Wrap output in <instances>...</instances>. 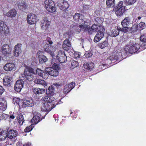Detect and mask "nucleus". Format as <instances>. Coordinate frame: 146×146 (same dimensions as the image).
<instances>
[{
  "instance_id": "79ce46f5",
  "label": "nucleus",
  "mask_w": 146,
  "mask_h": 146,
  "mask_svg": "<svg viewBox=\"0 0 146 146\" xmlns=\"http://www.w3.org/2000/svg\"><path fill=\"white\" fill-rule=\"evenodd\" d=\"M39 60L40 62L41 63L44 62L47 60V58L43 55L40 56H39Z\"/></svg>"
},
{
  "instance_id": "4d7b16f0",
  "label": "nucleus",
  "mask_w": 146,
  "mask_h": 146,
  "mask_svg": "<svg viewBox=\"0 0 146 146\" xmlns=\"http://www.w3.org/2000/svg\"><path fill=\"white\" fill-rule=\"evenodd\" d=\"M70 28L73 30H76L77 29L76 26L74 25H71Z\"/></svg>"
},
{
  "instance_id": "ddd939ff",
  "label": "nucleus",
  "mask_w": 146,
  "mask_h": 146,
  "mask_svg": "<svg viewBox=\"0 0 146 146\" xmlns=\"http://www.w3.org/2000/svg\"><path fill=\"white\" fill-rule=\"evenodd\" d=\"M50 21L47 17L43 18L41 24V27L43 30H46L49 26Z\"/></svg>"
},
{
  "instance_id": "6ab92c4d",
  "label": "nucleus",
  "mask_w": 146,
  "mask_h": 146,
  "mask_svg": "<svg viewBox=\"0 0 146 146\" xmlns=\"http://www.w3.org/2000/svg\"><path fill=\"white\" fill-rule=\"evenodd\" d=\"M11 78L9 76H5L3 79V85L5 86H10L11 84Z\"/></svg>"
},
{
  "instance_id": "f8f14e48",
  "label": "nucleus",
  "mask_w": 146,
  "mask_h": 146,
  "mask_svg": "<svg viewBox=\"0 0 146 146\" xmlns=\"http://www.w3.org/2000/svg\"><path fill=\"white\" fill-rule=\"evenodd\" d=\"M34 105L33 100L30 98H26L23 100L22 106L23 107L27 106L32 107Z\"/></svg>"
},
{
  "instance_id": "cd10ccee",
  "label": "nucleus",
  "mask_w": 146,
  "mask_h": 146,
  "mask_svg": "<svg viewBox=\"0 0 146 146\" xmlns=\"http://www.w3.org/2000/svg\"><path fill=\"white\" fill-rule=\"evenodd\" d=\"M114 60L119 61L117 56H116L115 53L109 57L106 60L105 62L107 63H111Z\"/></svg>"
},
{
  "instance_id": "6e6d98bb",
  "label": "nucleus",
  "mask_w": 146,
  "mask_h": 146,
  "mask_svg": "<svg viewBox=\"0 0 146 146\" xmlns=\"http://www.w3.org/2000/svg\"><path fill=\"white\" fill-rule=\"evenodd\" d=\"M5 90L2 86L0 85V95H1L4 92Z\"/></svg>"
},
{
  "instance_id": "e433bc0d",
  "label": "nucleus",
  "mask_w": 146,
  "mask_h": 146,
  "mask_svg": "<svg viewBox=\"0 0 146 146\" xmlns=\"http://www.w3.org/2000/svg\"><path fill=\"white\" fill-rule=\"evenodd\" d=\"M83 66L85 69L88 70H90L94 67V63L93 62H90L87 64H84Z\"/></svg>"
},
{
  "instance_id": "680f3d73",
  "label": "nucleus",
  "mask_w": 146,
  "mask_h": 146,
  "mask_svg": "<svg viewBox=\"0 0 146 146\" xmlns=\"http://www.w3.org/2000/svg\"><path fill=\"white\" fill-rule=\"evenodd\" d=\"M55 85L57 86H60V84H59L56 83L55 84Z\"/></svg>"
},
{
  "instance_id": "f257e3e1",
  "label": "nucleus",
  "mask_w": 146,
  "mask_h": 146,
  "mask_svg": "<svg viewBox=\"0 0 146 146\" xmlns=\"http://www.w3.org/2000/svg\"><path fill=\"white\" fill-rule=\"evenodd\" d=\"M140 45L133 40L130 41L129 44L125 46L124 51L129 54H132L137 51L140 48Z\"/></svg>"
},
{
  "instance_id": "2f4dec72",
  "label": "nucleus",
  "mask_w": 146,
  "mask_h": 146,
  "mask_svg": "<svg viewBox=\"0 0 146 146\" xmlns=\"http://www.w3.org/2000/svg\"><path fill=\"white\" fill-rule=\"evenodd\" d=\"M17 14L15 10L14 9H12L6 13L5 15L7 16L10 17H15Z\"/></svg>"
},
{
  "instance_id": "49530a36",
  "label": "nucleus",
  "mask_w": 146,
  "mask_h": 146,
  "mask_svg": "<svg viewBox=\"0 0 146 146\" xmlns=\"http://www.w3.org/2000/svg\"><path fill=\"white\" fill-rule=\"evenodd\" d=\"M78 65V62L73 60L71 62V68H74L76 67Z\"/></svg>"
},
{
  "instance_id": "423d86ee",
  "label": "nucleus",
  "mask_w": 146,
  "mask_h": 146,
  "mask_svg": "<svg viewBox=\"0 0 146 146\" xmlns=\"http://www.w3.org/2000/svg\"><path fill=\"white\" fill-rule=\"evenodd\" d=\"M130 23L129 17H125L121 22V24L123 27L121 29V31L124 32H126L129 29L128 27L131 24Z\"/></svg>"
},
{
  "instance_id": "e2e57ef3",
  "label": "nucleus",
  "mask_w": 146,
  "mask_h": 146,
  "mask_svg": "<svg viewBox=\"0 0 146 146\" xmlns=\"http://www.w3.org/2000/svg\"><path fill=\"white\" fill-rule=\"evenodd\" d=\"M138 18L139 20L141 19V17L140 16H139L138 17Z\"/></svg>"
},
{
  "instance_id": "5fc2aeb1",
  "label": "nucleus",
  "mask_w": 146,
  "mask_h": 146,
  "mask_svg": "<svg viewBox=\"0 0 146 146\" xmlns=\"http://www.w3.org/2000/svg\"><path fill=\"white\" fill-rule=\"evenodd\" d=\"M80 53L79 52H76L74 53V56L75 58H78L80 57Z\"/></svg>"
},
{
  "instance_id": "c03bdc74",
  "label": "nucleus",
  "mask_w": 146,
  "mask_h": 146,
  "mask_svg": "<svg viewBox=\"0 0 146 146\" xmlns=\"http://www.w3.org/2000/svg\"><path fill=\"white\" fill-rule=\"evenodd\" d=\"M34 127L33 124H31L29 126L27 127L24 129V131L25 132H29L31 131Z\"/></svg>"
},
{
  "instance_id": "052dcab7",
  "label": "nucleus",
  "mask_w": 146,
  "mask_h": 146,
  "mask_svg": "<svg viewBox=\"0 0 146 146\" xmlns=\"http://www.w3.org/2000/svg\"><path fill=\"white\" fill-rule=\"evenodd\" d=\"M9 117L11 119H13L15 118V116L13 115H10Z\"/></svg>"
},
{
  "instance_id": "ea45409f",
  "label": "nucleus",
  "mask_w": 146,
  "mask_h": 146,
  "mask_svg": "<svg viewBox=\"0 0 146 146\" xmlns=\"http://www.w3.org/2000/svg\"><path fill=\"white\" fill-rule=\"evenodd\" d=\"M115 4V0H107L106 4L108 7H112Z\"/></svg>"
},
{
  "instance_id": "69168bd1",
  "label": "nucleus",
  "mask_w": 146,
  "mask_h": 146,
  "mask_svg": "<svg viewBox=\"0 0 146 146\" xmlns=\"http://www.w3.org/2000/svg\"><path fill=\"white\" fill-rule=\"evenodd\" d=\"M103 64L104 65V66H105V65H106L107 64Z\"/></svg>"
},
{
  "instance_id": "bf43d9fd",
  "label": "nucleus",
  "mask_w": 146,
  "mask_h": 146,
  "mask_svg": "<svg viewBox=\"0 0 146 146\" xmlns=\"http://www.w3.org/2000/svg\"><path fill=\"white\" fill-rule=\"evenodd\" d=\"M50 38H48L47 40H48V43L50 44H52V42L50 40Z\"/></svg>"
},
{
  "instance_id": "b1692460",
  "label": "nucleus",
  "mask_w": 146,
  "mask_h": 146,
  "mask_svg": "<svg viewBox=\"0 0 146 146\" xmlns=\"http://www.w3.org/2000/svg\"><path fill=\"white\" fill-rule=\"evenodd\" d=\"M71 45V43L69 40L66 39L63 42L62 46L64 50L67 51L70 48Z\"/></svg>"
},
{
  "instance_id": "58836bf2",
  "label": "nucleus",
  "mask_w": 146,
  "mask_h": 146,
  "mask_svg": "<svg viewBox=\"0 0 146 146\" xmlns=\"http://www.w3.org/2000/svg\"><path fill=\"white\" fill-rule=\"evenodd\" d=\"M35 82L36 84L42 85L44 87L47 86L46 83L45 82L42 80L36 79L35 80Z\"/></svg>"
},
{
  "instance_id": "c9c22d12",
  "label": "nucleus",
  "mask_w": 146,
  "mask_h": 146,
  "mask_svg": "<svg viewBox=\"0 0 146 146\" xmlns=\"http://www.w3.org/2000/svg\"><path fill=\"white\" fill-rule=\"evenodd\" d=\"M119 30L118 29H115L110 32V35L112 37H116L119 34Z\"/></svg>"
},
{
  "instance_id": "8fccbe9b",
  "label": "nucleus",
  "mask_w": 146,
  "mask_h": 146,
  "mask_svg": "<svg viewBox=\"0 0 146 146\" xmlns=\"http://www.w3.org/2000/svg\"><path fill=\"white\" fill-rule=\"evenodd\" d=\"M13 101L14 103L15 104H18L19 106H20V99L16 98H14L13 99Z\"/></svg>"
},
{
  "instance_id": "20e7f679",
  "label": "nucleus",
  "mask_w": 146,
  "mask_h": 146,
  "mask_svg": "<svg viewBox=\"0 0 146 146\" xmlns=\"http://www.w3.org/2000/svg\"><path fill=\"white\" fill-rule=\"evenodd\" d=\"M123 2L120 1L117 5V10L115 12V14L118 16L122 15L125 11V6L123 5Z\"/></svg>"
},
{
  "instance_id": "a18cd8bd",
  "label": "nucleus",
  "mask_w": 146,
  "mask_h": 146,
  "mask_svg": "<svg viewBox=\"0 0 146 146\" xmlns=\"http://www.w3.org/2000/svg\"><path fill=\"white\" fill-rule=\"evenodd\" d=\"M137 0H125V3L128 5H131L136 2Z\"/></svg>"
},
{
  "instance_id": "473e14b6",
  "label": "nucleus",
  "mask_w": 146,
  "mask_h": 146,
  "mask_svg": "<svg viewBox=\"0 0 146 146\" xmlns=\"http://www.w3.org/2000/svg\"><path fill=\"white\" fill-rule=\"evenodd\" d=\"M83 16L82 15L78 13H76L75 15L73 16V18L76 21H79L80 22L84 20L82 19Z\"/></svg>"
},
{
  "instance_id": "0e129e2a",
  "label": "nucleus",
  "mask_w": 146,
  "mask_h": 146,
  "mask_svg": "<svg viewBox=\"0 0 146 146\" xmlns=\"http://www.w3.org/2000/svg\"><path fill=\"white\" fill-rule=\"evenodd\" d=\"M2 60L1 57V56H0V62H1V61Z\"/></svg>"
},
{
  "instance_id": "f704fd0d",
  "label": "nucleus",
  "mask_w": 146,
  "mask_h": 146,
  "mask_svg": "<svg viewBox=\"0 0 146 146\" xmlns=\"http://www.w3.org/2000/svg\"><path fill=\"white\" fill-rule=\"evenodd\" d=\"M17 119L20 125H23L24 122V119L23 115L21 114H18L17 117Z\"/></svg>"
},
{
  "instance_id": "09e8293b",
  "label": "nucleus",
  "mask_w": 146,
  "mask_h": 146,
  "mask_svg": "<svg viewBox=\"0 0 146 146\" xmlns=\"http://www.w3.org/2000/svg\"><path fill=\"white\" fill-rule=\"evenodd\" d=\"M107 43L106 42H104L103 43H99L98 44V47L100 48H103L107 46Z\"/></svg>"
},
{
  "instance_id": "f3484780",
  "label": "nucleus",
  "mask_w": 146,
  "mask_h": 146,
  "mask_svg": "<svg viewBox=\"0 0 146 146\" xmlns=\"http://www.w3.org/2000/svg\"><path fill=\"white\" fill-rule=\"evenodd\" d=\"M127 53V52L124 51V50L121 49L118 50L115 54L116 56H117L119 61L125 56Z\"/></svg>"
},
{
  "instance_id": "1a4fd4ad",
  "label": "nucleus",
  "mask_w": 146,
  "mask_h": 146,
  "mask_svg": "<svg viewBox=\"0 0 146 146\" xmlns=\"http://www.w3.org/2000/svg\"><path fill=\"white\" fill-rule=\"evenodd\" d=\"M66 56L63 52L59 51L56 56L57 60L61 63L64 62L66 61Z\"/></svg>"
},
{
  "instance_id": "603ef678",
  "label": "nucleus",
  "mask_w": 146,
  "mask_h": 146,
  "mask_svg": "<svg viewBox=\"0 0 146 146\" xmlns=\"http://www.w3.org/2000/svg\"><path fill=\"white\" fill-rule=\"evenodd\" d=\"M48 90L49 91V93L50 94H52L54 91V89L52 86L49 87Z\"/></svg>"
},
{
  "instance_id": "864d4df0",
  "label": "nucleus",
  "mask_w": 146,
  "mask_h": 146,
  "mask_svg": "<svg viewBox=\"0 0 146 146\" xmlns=\"http://www.w3.org/2000/svg\"><path fill=\"white\" fill-rule=\"evenodd\" d=\"M52 68L57 70L59 69V66L58 64L56 63H54L52 66Z\"/></svg>"
},
{
  "instance_id": "aec40b11",
  "label": "nucleus",
  "mask_w": 146,
  "mask_h": 146,
  "mask_svg": "<svg viewBox=\"0 0 146 146\" xmlns=\"http://www.w3.org/2000/svg\"><path fill=\"white\" fill-rule=\"evenodd\" d=\"M58 5L60 9L63 10H66L69 7L68 3L65 1L59 2L58 3Z\"/></svg>"
},
{
  "instance_id": "37998d69",
  "label": "nucleus",
  "mask_w": 146,
  "mask_h": 146,
  "mask_svg": "<svg viewBox=\"0 0 146 146\" xmlns=\"http://www.w3.org/2000/svg\"><path fill=\"white\" fill-rule=\"evenodd\" d=\"M18 7L20 9L23 10L26 8V5H25V3L23 1L21 3L19 2V3Z\"/></svg>"
},
{
  "instance_id": "412c9836",
  "label": "nucleus",
  "mask_w": 146,
  "mask_h": 146,
  "mask_svg": "<svg viewBox=\"0 0 146 146\" xmlns=\"http://www.w3.org/2000/svg\"><path fill=\"white\" fill-rule=\"evenodd\" d=\"M55 51V48L52 46L48 45V46L45 48V51L50 54L52 57L54 56Z\"/></svg>"
},
{
  "instance_id": "4be33fe9",
  "label": "nucleus",
  "mask_w": 146,
  "mask_h": 146,
  "mask_svg": "<svg viewBox=\"0 0 146 146\" xmlns=\"http://www.w3.org/2000/svg\"><path fill=\"white\" fill-rule=\"evenodd\" d=\"M7 108V103L5 99L0 98V111H2L6 110Z\"/></svg>"
},
{
  "instance_id": "dca6fc26",
  "label": "nucleus",
  "mask_w": 146,
  "mask_h": 146,
  "mask_svg": "<svg viewBox=\"0 0 146 146\" xmlns=\"http://www.w3.org/2000/svg\"><path fill=\"white\" fill-rule=\"evenodd\" d=\"M21 45L18 44L16 45L14 47L13 54L16 56H19L21 52Z\"/></svg>"
},
{
  "instance_id": "a878e982",
  "label": "nucleus",
  "mask_w": 146,
  "mask_h": 146,
  "mask_svg": "<svg viewBox=\"0 0 146 146\" xmlns=\"http://www.w3.org/2000/svg\"><path fill=\"white\" fill-rule=\"evenodd\" d=\"M17 135V131L13 130H10L7 134L8 137L11 139L16 137Z\"/></svg>"
},
{
  "instance_id": "7ed1b4c3",
  "label": "nucleus",
  "mask_w": 146,
  "mask_h": 146,
  "mask_svg": "<svg viewBox=\"0 0 146 146\" xmlns=\"http://www.w3.org/2000/svg\"><path fill=\"white\" fill-rule=\"evenodd\" d=\"M45 7L46 9L50 12H55L56 7L54 2L52 0H46L45 1Z\"/></svg>"
},
{
  "instance_id": "2eb2a0df",
  "label": "nucleus",
  "mask_w": 146,
  "mask_h": 146,
  "mask_svg": "<svg viewBox=\"0 0 146 146\" xmlns=\"http://www.w3.org/2000/svg\"><path fill=\"white\" fill-rule=\"evenodd\" d=\"M2 50L3 54L5 55L10 54L11 51L9 45L7 44H4L2 46Z\"/></svg>"
},
{
  "instance_id": "72a5a7b5",
  "label": "nucleus",
  "mask_w": 146,
  "mask_h": 146,
  "mask_svg": "<svg viewBox=\"0 0 146 146\" xmlns=\"http://www.w3.org/2000/svg\"><path fill=\"white\" fill-rule=\"evenodd\" d=\"M7 130H3L0 133V141H3L6 138Z\"/></svg>"
},
{
  "instance_id": "7c9ffc66",
  "label": "nucleus",
  "mask_w": 146,
  "mask_h": 146,
  "mask_svg": "<svg viewBox=\"0 0 146 146\" xmlns=\"http://www.w3.org/2000/svg\"><path fill=\"white\" fill-rule=\"evenodd\" d=\"M54 98L53 97H48L46 96L43 97L42 98V100L45 102L51 103L54 105L53 102L54 101Z\"/></svg>"
},
{
  "instance_id": "39448f33",
  "label": "nucleus",
  "mask_w": 146,
  "mask_h": 146,
  "mask_svg": "<svg viewBox=\"0 0 146 146\" xmlns=\"http://www.w3.org/2000/svg\"><path fill=\"white\" fill-rule=\"evenodd\" d=\"M87 21L86 22V20H83L80 23L82 24H80L78 26L79 29L78 32H79L80 31H83L84 32H86L88 31L89 33V31L90 26L88 25Z\"/></svg>"
},
{
  "instance_id": "13d9d810",
  "label": "nucleus",
  "mask_w": 146,
  "mask_h": 146,
  "mask_svg": "<svg viewBox=\"0 0 146 146\" xmlns=\"http://www.w3.org/2000/svg\"><path fill=\"white\" fill-rule=\"evenodd\" d=\"M31 144L30 143H27L25 144L23 146H31Z\"/></svg>"
},
{
  "instance_id": "9d476101",
  "label": "nucleus",
  "mask_w": 146,
  "mask_h": 146,
  "mask_svg": "<svg viewBox=\"0 0 146 146\" xmlns=\"http://www.w3.org/2000/svg\"><path fill=\"white\" fill-rule=\"evenodd\" d=\"M0 32L2 34L6 35L9 32V29L7 25L3 22H0Z\"/></svg>"
},
{
  "instance_id": "f03ea898",
  "label": "nucleus",
  "mask_w": 146,
  "mask_h": 146,
  "mask_svg": "<svg viewBox=\"0 0 146 146\" xmlns=\"http://www.w3.org/2000/svg\"><path fill=\"white\" fill-rule=\"evenodd\" d=\"M34 69L31 68L28 66L25 67L24 71V74L23 76V77H25L26 80L29 81H31L33 78V76L31 73L34 74Z\"/></svg>"
},
{
  "instance_id": "a19ab883",
  "label": "nucleus",
  "mask_w": 146,
  "mask_h": 146,
  "mask_svg": "<svg viewBox=\"0 0 146 146\" xmlns=\"http://www.w3.org/2000/svg\"><path fill=\"white\" fill-rule=\"evenodd\" d=\"M145 24L144 23L141 22L137 25V29L142 30L145 28Z\"/></svg>"
},
{
  "instance_id": "3c124183",
  "label": "nucleus",
  "mask_w": 146,
  "mask_h": 146,
  "mask_svg": "<svg viewBox=\"0 0 146 146\" xmlns=\"http://www.w3.org/2000/svg\"><path fill=\"white\" fill-rule=\"evenodd\" d=\"M97 31L98 32H103L104 31V28L102 26V25H98Z\"/></svg>"
},
{
  "instance_id": "4c0bfd02",
  "label": "nucleus",
  "mask_w": 146,
  "mask_h": 146,
  "mask_svg": "<svg viewBox=\"0 0 146 146\" xmlns=\"http://www.w3.org/2000/svg\"><path fill=\"white\" fill-rule=\"evenodd\" d=\"M98 25H93L91 28L90 27L89 31V33L90 34H92L93 32H95L97 31Z\"/></svg>"
},
{
  "instance_id": "9b49d317",
  "label": "nucleus",
  "mask_w": 146,
  "mask_h": 146,
  "mask_svg": "<svg viewBox=\"0 0 146 146\" xmlns=\"http://www.w3.org/2000/svg\"><path fill=\"white\" fill-rule=\"evenodd\" d=\"M45 72L52 76H56L58 75V72L56 69H55L51 67L46 68Z\"/></svg>"
},
{
  "instance_id": "c756f323",
  "label": "nucleus",
  "mask_w": 146,
  "mask_h": 146,
  "mask_svg": "<svg viewBox=\"0 0 146 146\" xmlns=\"http://www.w3.org/2000/svg\"><path fill=\"white\" fill-rule=\"evenodd\" d=\"M36 74L44 79L47 78L48 76L47 74L44 73L43 71L39 68H37L36 70Z\"/></svg>"
},
{
  "instance_id": "c85d7f7f",
  "label": "nucleus",
  "mask_w": 146,
  "mask_h": 146,
  "mask_svg": "<svg viewBox=\"0 0 146 146\" xmlns=\"http://www.w3.org/2000/svg\"><path fill=\"white\" fill-rule=\"evenodd\" d=\"M104 36L103 32H98L97 34L95 35L94 41L95 42H97L99 41Z\"/></svg>"
},
{
  "instance_id": "5701e85b",
  "label": "nucleus",
  "mask_w": 146,
  "mask_h": 146,
  "mask_svg": "<svg viewBox=\"0 0 146 146\" xmlns=\"http://www.w3.org/2000/svg\"><path fill=\"white\" fill-rule=\"evenodd\" d=\"M4 69L6 71H10L15 70V65L13 63H8L4 66Z\"/></svg>"
},
{
  "instance_id": "6e6552de",
  "label": "nucleus",
  "mask_w": 146,
  "mask_h": 146,
  "mask_svg": "<svg viewBox=\"0 0 146 146\" xmlns=\"http://www.w3.org/2000/svg\"><path fill=\"white\" fill-rule=\"evenodd\" d=\"M24 84V82L22 79L18 80L14 86L15 90L17 92H20L23 87Z\"/></svg>"
},
{
  "instance_id": "bb28decb",
  "label": "nucleus",
  "mask_w": 146,
  "mask_h": 146,
  "mask_svg": "<svg viewBox=\"0 0 146 146\" xmlns=\"http://www.w3.org/2000/svg\"><path fill=\"white\" fill-rule=\"evenodd\" d=\"M32 91L35 94L40 95L44 93L45 89L43 88H33Z\"/></svg>"
},
{
  "instance_id": "4468645a",
  "label": "nucleus",
  "mask_w": 146,
  "mask_h": 146,
  "mask_svg": "<svg viewBox=\"0 0 146 146\" xmlns=\"http://www.w3.org/2000/svg\"><path fill=\"white\" fill-rule=\"evenodd\" d=\"M36 16L34 14H30L28 15L27 21L28 23L30 25L35 24L36 21Z\"/></svg>"
},
{
  "instance_id": "338daca9",
  "label": "nucleus",
  "mask_w": 146,
  "mask_h": 146,
  "mask_svg": "<svg viewBox=\"0 0 146 146\" xmlns=\"http://www.w3.org/2000/svg\"><path fill=\"white\" fill-rule=\"evenodd\" d=\"M72 112H71V113H70V114H72Z\"/></svg>"
},
{
  "instance_id": "393cba45",
  "label": "nucleus",
  "mask_w": 146,
  "mask_h": 146,
  "mask_svg": "<svg viewBox=\"0 0 146 146\" xmlns=\"http://www.w3.org/2000/svg\"><path fill=\"white\" fill-rule=\"evenodd\" d=\"M37 114V115H36V114L34 113L35 115L31 120V122L33 124V125L36 124L42 120L39 116L40 114Z\"/></svg>"
},
{
  "instance_id": "de8ad7c7",
  "label": "nucleus",
  "mask_w": 146,
  "mask_h": 146,
  "mask_svg": "<svg viewBox=\"0 0 146 146\" xmlns=\"http://www.w3.org/2000/svg\"><path fill=\"white\" fill-rule=\"evenodd\" d=\"M92 52L87 51L85 52L84 55V57L86 58H89L92 56Z\"/></svg>"
},
{
  "instance_id": "a211bd4d",
  "label": "nucleus",
  "mask_w": 146,
  "mask_h": 146,
  "mask_svg": "<svg viewBox=\"0 0 146 146\" xmlns=\"http://www.w3.org/2000/svg\"><path fill=\"white\" fill-rule=\"evenodd\" d=\"M75 83L74 82H71L70 84L66 85L64 89V93H67L69 92L75 86Z\"/></svg>"
},
{
  "instance_id": "0eeeda50",
  "label": "nucleus",
  "mask_w": 146,
  "mask_h": 146,
  "mask_svg": "<svg viewBox=\"0 0 146 146\" xmlns=\"http://www.w3.org/2000/svg\"><path fill=\"white\" fill-rule=\"evenodd\" d=\"M53 104L51 103L47 102L43 103L41 106V111H49L55 107L54 105L53 106Z\"/></svg>"
}]
</instances>
